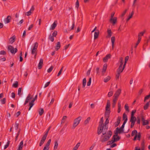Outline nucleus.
Here are the masks:
<instances>
[{
    "mask_svg": "<svg viewBox=\"0 0 150 150\" xmlns=\"http://www.w3.org/2000/svg\"><path fill=\"white\" fill-rule=\"evenodd\" d=\"M38 46V43L35 42L34 44L33 48L32 49L31 53L32 54H35V57L36 55L37 48Z\"/></svg>",
    "mask_w": 150,
    "mask_h": 150,
    "instance_id": "nucleus-4",
    "label": "nucleus"
},
{
    "mask_svg": "<svg viewBox=\"0 0 150 150\" xmlns=\"http://www.w3.org/2000/svg\"><path fill=\"white\" fill-rule=\"evenodd\" d=\"M86 79L85 78L83 79L82 81V86L83 88H84L86 84Z\"/></svg>",
    "mask_w": 150,
    "mask_h": 150,
    "instance_id": "nucleus-34",
    "label": "nucleus"
},
{
    "mask_svg": "<svg viewBox=\"0 0 150 150\" xmlns=\"http://www.w3.org/2000/svg\"><path fill=\"white\" fill-rule=\"evenodd\" d=\"M136 120V118L135 117H131L130 122H131V128H132L134 126Z\"/></svg>",
    "mask_w": 150,
    "mask_h": 150,
    "instance_id": "nucleus-7",
    "label": "nucleus"
},
{
    "mask_svg": "<svg viewBox=\"0 0 150 150\" xmlns=\"http://www.w3.org/2000/svg\"><path fill=\"white\" fill-rule=\"evenodd\" d=\"M129 57L128 56H126L125 58V63L124 64V67H125L126 64L127 62V61L129 59Z\"/></svg>",
    "mask_w": 150,
    "mask_h": 150,
    "instance_id": "nucleus-44",
    "label": "nucleus"
},
{
    "mask_svg": "<svg viewBox=\"0 0 150 150\" xmlns=\"http://www.w3.org/2000/svg\"><path fill=\"white\" fill-rule=\"evenodd\" d=\"M35 9V6L34 5H33L30 10V11L27 12L25 13V15L28 16L30 15L31 13H33Z\"/></svg>",
    "mask_w": 150,
    "mask_h": 150,
    "instance_id": "nucleus-9",
    "label": "nucleus"
},
{
    "mask_svg": "<svg viewBox=\"0 0 150 150\" xmlns=\"http://www.w3.org/2000/svg\"><path fill=\"white\" fill-rule=\"evenodd\" d=\"M57 35V31H55L52 34V36L54 37H56Z\"/></svg>",
    "mask_w": 150,
    "mask_h": 150,
    "instance_id": "nucleus-61",
    "label": "nucleus"
},
{
    "mask_svg": "<svg viewBox=\"0 0 150 150\" xmlns=\"http://www.w3.org/2000/svg\"><path fill=\"white\" fill-rule=\"evenodd\" d=\"M125 107L126 110L128 112L129 111V107L128 106V105L127 104H126L125 106Z\"/></svg>",
    "mask_w": 150,
    "mask_h": 150,
    "instance_id": "nucleus-51",
    "label": "nucleus"
},
{
    "mask_svg": "<svg viewBox=\"0 0 150 150\" xmlns=\"http://www.w3.org/2000/svg\"><path fill=\"white\" fill-rule=\"evenodd\" d=\"M75 27V22L73 21L72 23V25L71 28H69V30H71L74 29Z\"/></svg>",
    "mask_w": 150,
    "mask_h": 150,
    "instance_id": "nucleus-43",
    "label": "nucleus"
},
{
    "mask_svg": "<svg viewBox=\"0 0 150 150\" xmlns=\"http://www.w3.org/2000/svg\"><path fill=\"white\" fill-rule=\"evenodd\" d=\"M123 120H127V115L125 113L123 114Z\"/></svg>",
    "mask_w": 150,
    "mask_h": 150,
    "instance_id": "nucleus-47",
    "label": "nucleus"
},
{
    "mask_svg": "<svg viewBox=\"0 0 150 150\" xmlns=\"http://www.w3.org/2000/svg\"><path fill=\"white\" fill-rule=\"evenodd\" d=\"M21 91H22V88H18V95L19 96H21Z\"/></svg>",
    "mask_w": 150,
    "mask_h": 150,
    "instance_id": "nucleus-48",
    "label": "nucleus"
},
{
    "mask_svg": "<svg viewBox=\"0 0 150 150\" xmlns=\"http://www.w3.org/2000/svg\"><path fill=\"white\" fill-rule=\"evenodd\" d=\"M91 81V78H90L89 79V80L87 83V85L88 86H89L90 85Z\"/></svg>",
    "mask_w": 150,
    "mask_h": 150,
    "instance_id": "nucleus-50",
    "label": "nucleus"
},
{
    "mask_svg": "<svg viewBox=\"0 0 150 150\" xmlns=\"http://www.w3.org/2000/svg\"><path fill=\"white\" fill-rule=\"evenodd\" d=\"M113 136L112 139L111 141H110V143H113L114 142L118 141L120 139V137L118 136V134H115Z\"/></svg>",
    "mask_w": 150,
    "mask_h": 150,
    "instance_id": "nucleus-6",
    "label": "nucleus"
},
{
    "mask_svg": "<svg viewBox=\"0 0 150 150\" xmlns=\"http://www.w3.org/2000/svg\"><path fill=\"white\" fill-rule=\"evenodd\" d=\"M107 67V65L106 64H105L103 67L102 74V75H104L105 72Z\"/></svg>",
    "mask_w": 150,
    "mask_h": 150,
    "instance_id": "nucleus-16",
    "label": "nucleus"
},
{
    "mask_svg": "<svg viewBox=\"0 0 150 150\" xmlns=\"http://www.w3.org/2000/svg\"><path fill=\"white\" fill-rule=\"evenodd\" d=\"M95 144H93L90 147L89 150H92L94 148Z\"/></svg>",
    "mask_w": 150,
    "mask_h": 150,
    "instance_id": "nucleus-57",
    "label": "nucleus"
},
{
    "mask_svg": "<svg viewBox=\"0 0 150 150\" xmlns=\"http://www.w3.org/2000/svg\"><path fill=\"white\" fill-rule=\"evenodd\" d=\"M119 62L120 63V66L117 70V72L121 73L122 72L125 68V67H124V65H123V67L122 68V66L123 64V58L122 57H120V58Z\"/></svg>",
    "mask_w": 150,
    "mask_h": 150,
    "instance_id": "nucleus-3",
    "label": "nucleus"
},
{
    "mask_svg": "<svg viewBox=\"0 0 150 150\" xmlns=\"http://www.w3.org/2000/svg\"><path fill=\"white\" fill-rule=\"evenodd\" d=\"M142 120L143 122V125H147L149 123V121L147 120H145L143 117L142 118Z\"/></svg>",
    "mask_w": 150,
    "mask_h": 150,
    "instance_id": "nucleus-32",
    "label": "nucleus"
},
{
    "mask_svg": "<svg viewBox=\"0 0 150 150\" xmlns=\"http://www.w3.org/2000/svg\"><path fill=\"white\" fill-rule=\"evenodd\" d=\"M51 140L50 139H49L45 145L47 146H49L51 143Z\"/></svg>",
    "mask_w": 150,
    "mask_h": 150,
    "instance_id": "nucleus-59",
    "label": "nucleus"
},
{
    "mask_svg": "<svg viewBox=\"0 0 150 150\" xmlns=\"http://www.w3.org/2000/svg\"><path fill=\"white\" fill-rule=\"evenodd\" d=\"M53 67L52 66H51L47 70V71L48 73L50 72L53 70Z\"/></svg>",
    "mask_w": 150,
    "mask_h": 150,
    "instance_id": "nucleus-52",
    "label": "nucleus"
},
{
    "mask_svg": "<svg viewBox=\"0 0 150 150\" xmlns=\"http://www.w3.org/2000/svg\"><path fill=\"white\" fill-rule=\"evenodd\" d=\"M110 77L108 76L104 79V81L105 82H107L110 79Z\"/></svg>",
    "mask_w": 150,
    "mask_h": 150,
    "instance_id": "nucleus-36",
    "label": "nucleus"
},
{
    "mask_svg": "<svg viewBox=\"0 0 150 150\" xmlns=\"http://www.w3.org/2000/svg\"><path fill=\"white\" fill-rule=\"evenodd\" d=\"M110 23L114 25L117 22V18L116 17H114V18H110Z\"/></svg>",
    "mask_w": 150,
    "mask_h": 150,
    "instance_id": "nucleus-14",
    "label": "nucleus"
},
{
    "mask_svg": "<svg viewBox=\"0 0 150 150\" xmlns=\"http://www.w3.org/2000/svg\"><path fill=\"white\" fill-rule=\"evenodd\" d=\"M60 47L61 45L60 42H58L57 43L55 47V50L57 51L60 48Z\"/></svg>",
    "mask_w": 150,
    "mask_h": 150,
    "instance_id": "nucleus-24",
    "label": "nucleus"
},
{
    "mask_svg": "<svg viewBox=\"0 0 150 150\" xmlns=\"http://www.w3.org/2000/svg\"><path fill=\"white\" fill-rule=\"evenodd\" d=\"M11 17L10 16H8L4 21L5 23L7 24L9 23L11 21Z\"/></svg>",
    "mask_w": 150,
    "mask_h": 150,
    "instance_id": "nucleus-22",
    "label": "nucleus"
},
{
    "mask_svg": "<svg viewBox=\"0 0 150 150\" xmlns=\"http://www.w3.org/2000/svg\"><path fill=\"white\" fill-rule=\"evenodd\" d=\"M49 148V146H45L44 147L43 150H48Z\"/></svg>",
    "mask_w": 150,
    "mask_h": 150,
    "instance_id": "nucleus-64",
    "label": "nucleus"
},
{
    "mask_svg": "<svg viewBox=\"0 0 150 150\" xmlns=\"http://www.w3.org/2000/svg\"><path fill=\"white\" fill-rule=\"evenodd\" d=\"M9 143H10V141H8L7 142V144H6V145H5L4 146V149H6V148H7L8 147Z\"/></svg>",
    "mask_w": 150,
    "mask_h": 150,
    "instance_id": "nucleus-60",
    "label": "nucleus"
},
{
    "mask_svg": "<svg viewBox=\"0 0 150 150\" xmlns=\"http://www.w3.org/2000/svg\"><path fill=\"white\" fill-rule=\"evenodd\" d=\"M115 37L113 36L111 38V41L112 44V48L113 49L114 47V43L115 41Z\"/></svg>",
    "mask_w": 150,
    "mask_h": 150,
    "instance_id": "nucleus-27",
    "label": "nucleus"
},
{
    "mask_svg": "<svg viewBox=\"0 0 150 150\" xmlns=\"http://www.w3.org/2000/svg\"><path fill=\"white\" fill-rule=\"evenodd\" d=\"M8 50L13 54H15L18 51V50L16 48H14L11 45L8 46Z\"/></svg>",
    "mask_w": 150,
    "mask_h": 150,
    "instance_id": "nucleus-5",
    "label": "nucleus"
},
{
    "mask_svg": "<svg viewBox=\"0 0 150 150\" xmlns=\"http://www.w3.org/2000/svg\"><path fill=\"white\" fill-rule=\"evenodd\" d=\"M124 132L123 129H122L120 128H119V127H117L115 129V134H120Z\"/></svg>",
    "mask_w": 150,
    "mask_h": 150,
    "instance_id": "nucleus-13",
    "label": "nucleus"
},
{
    "mask_svg": "<svg viewBox=\"0 0 150 150\" xmlns=\"http://www.w3.org/2000/svg\"><path fill=\"white\" fill-rule=\"evenodd\" d=\"M117 99L114 98L113 100V103H112V107L114 108L115 107Z\"/></svg>",
    "mask_w": 150,
    "mask_h": 150,
    "instance_id": "nucleus-31",
    "label": "nucleus"
},
{
    "mask_svg": "<svg viewBox=\"0 0 150 150\" xmlns=\"http://www.w3.org/2000/svg\"><path fill=\"white\" fill-rule=\"evenodd\" d=\"M1 103L2 104H4L5 103L6 101V98H4L2 99L1 100Z\"/></svg>",
    "mask_w": 150,
    "mask_h": 150,
    "instance_id": "nucleus-62",
    "label": "nucleus"
},
{
    "mask_svg": "<svg viewBox=\"0 0 150 150\" xmlns=\"http://www.w3.org/2000/svg\"><path fill=\"white\" fill-rule=\"evenodd\" d=\"M134 12L132 11L131 13L129 14L127 18L126 19L127 21H128L132 17V16L134 14Z\"/></svg>",
    "mask_w": 150,
    "mask_h": 150,
    "instance_id": "nucleus-29",
    "label": "nucleus"
},
{
    "mask_svg": "<svg viewBox=\"0 0 150 150\" xmlns=\"http://www.w3.org/2000/svg\"><path fill=\"white\" fill-rule=\"evenodd\" d=\"M99 34V32L98 30H96L94 34V39H96L98 37Z\"/></svg>",
    "mask_w": 150,
    "mask_h": 150,
    "instance_id": "nucleus-28",
    "label": "nucleus"
},
{
    "mask_svg": "<svg viewBox=\"0 0 150 150\" xmlns=\"http://www.w3.org/2000/svg\"><path fill=\"white\" fill-rule=\"evenodd\" d=\"M108 127L106 126H101L98 129V134L102 133L100 140L101 142H104L108 141L111 137L112 133L111 131L107 132Z\"/></svg>",
    "mask_w": 150,
    "mask_h": 150,
    "instance_id": "nucleus-1",
    "label": "nucleus"
},
{
    "mask_svg": "<svg viewBox=\"0 0 150 150\" xmlns=\"http://www.w3.org/2000/svg\"><path fill=\"white\" fill-rule=\"evenodd\" d=\"M149 102H147L144 106V109L145 110H146L147 109L149 106Z\"/></svg>",
    "mask_w": 150,
    "mask_h": 150,
    "instance_id": "nucleus-40",
    "label": "nucleus"
},
{
    "mask_svg": "<svg viewBox=\"0 0 150 150\" xmlns=\"http://www.w3.org/2000/svg\"><path fill=\"white\" fill-rule=\"evenodd\" d=\"M113 94V92L112 91L109 92L108 94V97L111 96Z\"/></svg>",
    "mask_w": 150,
    "mask_h": 150,
    "instance_id": "nucleus-58",
    "label": "nucleus"
},
{
    "mask_svg": "<svg viewBox=\"0 0 150 150\" xmlns=\"http://www.w3.org/2000/svg\"><path fill=\"white\" fill-rule=\"evenodd\" d=\"M103 117H102L100 119V122H99V127H98V128L99 127H100L101 126H106V125H104L103 124Z\"/></svg>",
    "mask_w": 150,
    "mask_h": 150,
    "instance_id": "nucleus-26",
    "label": "nucleus"
},
{
    "mask_svg": "<svg viewBox=\"0 0 150 150\" xmlns=\"http://www.w3.org/2000/svg\"><path fill=\"white\" fill-rule=\"evenodd\" d=\"M80 145V143L78 142L73 148L72 150H77Z\"/></svg>",
    "mask_w": 150,
    "mask_h": 150,
    "instance_id": "nucleus-30",
    "label": "nucleus"
},
{
    "mask_svg": "<svg viewBox=\"0 0 150 150\" xmlns=\"http://www.w3.org/2000/svg\"><path fill=\"white\" fill-rule=\"evenodd\" d=\"M136 110H134L132 111L131 113V117H134V114L136 112Z\"/></svg>",
    "mask_w": 150,
    "mask_h": 150,
    "instance_id": "nucleus-55",
    "label": "nucleus"
},
{
    "mask_svg": "<svg viewBox=\"0 0 150 150\" xmlns=\"http://www.w3.org/2000/svg\"><path fill=\"white\" fill-rule=\"evenodd\" d=\"M110 113V109H106V114H109Z\"/></svg>",
    "mask_w": 150,
    "mask_h": 150,
    "instance_id": "nucleus-63",
    "label": "nucleus"
},
{
    "mask_svg": "<svg viewBox=\"0 0 150 150\" xmlns=\"http://www.w3.org/2000/svg\"><path fill=\"white\" fill-rule=\"evenodd\" d=\"M141 40V38H138V41H137V43L135 44V45L134 46L135 48H136L137 46L139 44Z\"/></svg>",
    "mask_w": 150,
    "mask_h": 150,
    "instance_id": "nucleus-41",
    "label": "nucleus"
},
{
    "mask_svg": "<svg viewBox=\"0 0 150 150\" xmlns=\"http://www.w3.org/2000/svg\"><path fill=\"white\" fill-rule=\"evenodd\" d=\"M23 141H21L19 144L17 150H22L23 147Z\"/></svg>",
    "mask_w": 150,
    "mask_h": 150,
    "instance_id": "nucleus-23",
    "label": "nucleus"
},
{
    "mask_svg": "<svg viewBox=\"0 0 150 150\" xmlns=\"http://www.w3.org/2000/svg\"><path fill=\"white\" fill-rule=\"evenodd\" d=\"M121 117L119 116L118 117L116 122L115 123V127H116L118 126L120 123L121 120Z\"/></svg>",
    "mask_w": 150,
    "mask_h": 150,
    "instance_id": "nucleus-18",
    "label": "nucleus"
},
{
    "mask_svg": "<svg viewBox=\"0 0 150 150\" xmlns=\"http://www.w3.org/2000/svg\"><path fill=\"white\" fill-rule=\"evenodd\" d=\"M39 115L40 116H41L42 115V114L43 113L44 111L43 108H40V110L39 111Z\"/></svg>",
    "mask_w": 150,
    "mask_h": 150,
    "instance_id": "nucleus-42",
    "label": "nucleus"
},
{
    "mask_svg": "<svg viewBox=\"0 0 150 150\" xmlns=\"http://www.w3.org/2000/svg\"><path fill=\"white\" fill-rule=\"evenodd\" d=\"M118 109L117 110V112L118 113H119L121 111V105L120 102H118Z\"/></svg>",
    "mask_w": 150,
    "mask_h": 150,
    "instance_id": "nucleus-35",
    "label": "nucleus"
},
{
    "mask_svg": "<svg viewBox=\"0 0 150 150\" xmlns=\"http://www.w3.org/2000/svg\"><path fill=\"white\" fill-rule=\"evenodd\" d=\"M33 98V96L32 95H31L30 94H29L26 98L24 105H26L27 103L30 101Z\"/></svg>",
    "mask_w": 150,
    "mask_h": 150,
    "instance_id": "nucleus-10",
    "label": "nucleus"
},
{
    "mask_svg": "<svg viewBox=\"0 0 150 150\" xmlns=\"http://www.w3.org/2000/svg\"><path fill=\"white\" fill-rule=\"evenodd\" d=\"M49 39L52 42H53L54 40L53 37L51 35H50L49 37Z\"/></svg>",
    "mask_w": 150,
    "mask_h": 150,
    "instance_id": "nucleus-56",
    "label": "nucleus"
},
{
    "mask_svg": "<svg viewBox=\"0 0 150 150\" xmlns=\"http://www.w3.org/2000/svg\"><path fill=\"white\" fill-rule=\"evenodd\" d=\"M90 120V117H89L87 118V119L85 121L84 124L85 125H86L88 124L89 122V121Z\"/></svg>",
    "mask_w": 150,
    "mask_h": 150,
    "instance_id": "nucleus-39",
    "label": "nucleus"
},
{
    "mask_svg": "<svg viewBox=\"0 0 150 150\" xmlns=\"http://www.w3.org/2000/svg\"><path fill=\"white\" fill-rule=\"evenodd\" d=\"M43 59H40L38 66V68L39 69H40L42 68L43 64Z\"/></svg>",
    "mask_w": 150,
    "mask_h": 150,
    "instance_id": "nucleus-21",
    "label": "nucleus"
},
{
    "mask_svg": "<svg viewBox=\"0 0 150 150\" xmlns=\"http://www.w3.org/2000/svg\"><path fill=\"white\" fill-rule=\"evenodd\" d=\"M82 120V117L80 116L75 119L74 120L72 128L75 129L80 123Z\"/></svg>",
    "mask_w": 150,
    "mask_h": 150,
    "instance_id": "nucleus-2",
    "label": "nucleus"
},
{
    "mask_svg": "<svg viewBox=\"0 0 150 150\" xmlns=\"http://www.w3.org/2000/svg\"><path fill=\"white\" fill-rule=\"evenodd\" d=\"M37 95H36L35 98H33L32 100H31V102H30L29 103V108L28 110H30L31 108L34 105V102L36 99H37Z\"/></svg>",
    "mask_w": 150,
    "mask_h": 150,
    "instance_id": "nucleus-8",
    "label": "nucleus"
},
{
    "mask_svg": "<svg viewBox=\"0 0 150 150\" xmlns=\"http://www.w3.org/2000/svg\"><path fill=\"white\" fill-rule=\"evenodd\" d=\"M149 98H150V94L149 95L145 97L144 100V102H145L146 100H148Z\"/></svg>",
    "mask_w": 150,
    "mask_h": 150,
    "instance_id": "nucleus-46",
    "label": "nucleus"
},
{
    "mask_svg": "<svg viewBox=\"0 0 150 150\" xmlns=\"http://www.w3.org/2000/svg\"><path fill=\"white\" fill-rule=\"evenodd\" d=\"M18 85V81H16L15 83L13 84V87L15 88L17 87Z\"/></svg>",
    "mask_w": 150,
    "mask_h": 150,
    "instance_id": "nucleus-45",
    "label": "nucleus"
},
{
    "mask_svg": "<svg viewBox=\"0 0 150 150\" xmlns=\"http://www.w3.org/2000/svg\"><path fill=\"white\" fill-rule=\"evenodd\" d=\"M50 81L46 83L45 85V86H44V88H45L46 87H47L48 86H49V85H50Z\"/></svg>",
    "mask_w": 150,
    "mask_h": 150,
    "instance_id": "nucleus-53",
    "label": "nucleus"
},
{
    "mask_svg": "<svg viewBox=\"0 0 150 150\" xmlns=\"http://www.w3.org/2000/svg\"><path fill=\"white\" fill-rule=\"evenodd\" d=\"M145 32H146V31L144 30V31H142V32H141L140 33H139L138 34V38H141V37L144 35V34L145 33Z\"/></svg>",
    "mask_w": 150,
    "mask_h": 150,
    "instance_id": "nucleus-33",
    "label": "nucleus"
},
{
    "mask_svg": "<svg viewBox=\"0 0 150 150\" xmlns=\"http://www.w3.org/2000/svg\"><path fill=\"white\" fill-rule=\"evenodd\" d=\"M137 134V131L136 130H133L132 132L131 136L132 137L135 136Z\"/></svg>",
    "mask_w": 150,
    "mask_h": 150,
    "instance_id": "nucleus-37",
    "label": "nucleus"
},
{
    "mask_svg": "<svg viewBox=\"0 0 150 150\" xmlns=\"http://www.w3.org/2000/svg\"><path fill=\"white\" fill-rule=\"evenodd\" d=\"M15 37L13 36L11 37L9 40V42L11 44H12L15 41Z\"/></svg>",
    "mask_w": 150,
    "mask_h": 150,
    "instance_id": "nucleus-25",
    "label": "nucleus"
},
{
    "mask_svg": "<svg viewBox=\"0 0 150 150\" xmlns=\"http://www.w3.org/2000/svg\"><path fill=\"white\" fill-rule=\"evenodd\" d=\"M58 146V143L57 141H55L54 143V150H56Z\"/></svg>",
    "mask_w": 150,
    "mask_h": 150,
    "instance_id": "nucleus-38",
    "label": "nucleus"
},
{
    "mask_svg": "<svg viewBox=\"0 0 150 150\" xmlns=\"http://www.w3.org/2000/svg\"><path fill=\"white\" fill-rule=\"evenodd\" d=\"M121 92V90L120 89H117L114 95V98L117 99L118 97L120 94Z\"/></svg>",
    "mask_w": 150,
    "mask_h": 150,
    "instance_id": "nucleus-11",
    "label": "nucleus"
},
{
    "mask_svg": "<svg viewBox=\"0 0 150 150\" xmlns=\"http://www.w3.org/2000/svg\"><path fill=\"white\" fill-rule=\"evenodd\" d=\"M111 56V55L110 54L107 55L106 56L103 58V62H107L108 59L110 58Z\"/></svg>",
    "mask_w": 150,
    "mask_h": 150,
    "instance_id": "nucleus-19",
    "label": "nucleus"
},
{
    "mask_svg": "<svg viewBox=\"0 0 150 150\" xmlns=\"http://www.w3.org/2000/svg\"><path fill=\"white\" fill-rule=\"evenodd\" d=\"M47 137V134H45L41 139L40 142L39 146H41L44 143L45 140Z\"/></svg>",
    "mask_w": 150,
    "mask_h": 150,
    "instance_id": "nucleus-12",
    "label": "nucleus"
},
{
    "mask_svg": "<svg viewBox=\"0 0 150 150\" xmlns=\"http://www.w3.org/2000/svg\"><path fill=\"white\" fill-rule=\"evenodd\" d=\"M57 21H55L54 23L51 26V28H50V30H54L56 26H57Z\"/></svg>",
    "mask_w": 150,
    "mask_h": 150,
    "instance_id": "nucleus-17",
    "label": "nucleus"
},
{
    "mask_svg": "<svg viewBox=\"0 0 150 150\" xmlns=\"http://www.w3.org/2000/svg\"><path fill=\"white\" fill-rule=\"evenodd\" d=\"M19 127V124L18 123H17V122H16L15 125V129L16 130H17L18 128Z\"/></svg>",
    "mask_w": 150,
    "mask_h": 150,
    "instance_id": "nucleus-49",
    "label": "nucleus"
},
{
    "mask_svg": "<svg viewBox=\"0 0 150 150\" xmlns=\"http://www.w3.org/2000/svg\"><path fill=\"white\" fill-rule=\"evenodd\" d=\"M108 35L106 36L107 38H110L112 36V32L110 29H108L107 30Z\"/></svg>",
    "mask_w": 150,
    "mask_h": 150,
    "instance_id": "nucleus-20",
    "label": "nucleus"
},
{
    "mask_svg": "<svg viewBox=\"0 0 150 150\" xmlns=\"http://www.w3.org/2000/svg\"><path fill=\"white\" fill-rule=\"evenodd\" d=\"M79 2L78 0H77L75 4V7L77 8H78L79 6Z\"/></svg>",
    "mask_w": 150,
    "mask_h": 150,
    "instance_id": "nucleus-54",
    "label": "nucleus"
},
{
    "mask_svg": "<svg viewBox=\"0 0 150 150\" xmlns=\"http://www.w3.org/2000/svg\"><path fill=\"white\" fill-rule=\"evenodd\" d=\"M141 134L140 133H139L138 134H136L135 135V136L133 140L135 141L137 139L139 140H140L141 137Z\"/></svg>",
    "mask_w": 150,
    "mask_h": 150,
    "instance_id": "nucleus-15",
    "label": "nucleus"
}]
</instances>
